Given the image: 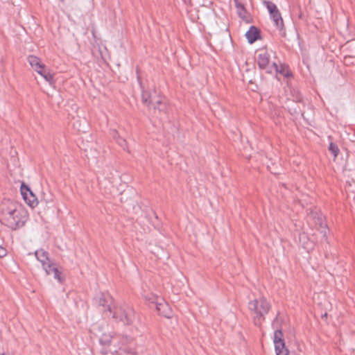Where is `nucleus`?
Listing matches in <instances>:
<instances>
[{
  "label": "nucleus",
  "mask_w": 355,
  "mask_h": 355,
  "mask_svg": "<svg viewBox=\"0 0 355 355\" xmlns=\"http://www.w3.org/2000/svg\"><path fill=\"white\" fill-rule=\"evenodd\" d=\"M310 217L313 220L316 228L320 231L323 238L327 237L328 229L324 216L317 212H310Z\"/></svg>",
  "instance_id": "7"
},
{
  "label": "nucleus",
  "mask_w": 355,
  "mask_h": 355,
  "mask_svg": "<svg viewBox=\"0 0 355 355\" xmlns=\"http://www.w3.org/2000/svg\"><path fill=\"white\" fill-rule=\"evenodd\" d=\"M329 150L334 154V157H336L339 153L338 146L333 143L330 144Z\"/></svg>",
  "instance_id": "22"
},
{
  "label": "nucleus",
  "mask_w": 355,
  "mask_h": 355,
  "mask_svg": "<svg viewBox=\"0 0 355 355\" xmlns=\"http://www.w3.org/2000/svg\"><path fill=\"white\" fill-rule=\"evenodd\" d=\"M2 223L12 230H17L24 226L26 220V212L11 202L6 207L1 208Z\"/></svg>",
  "instance_id": "3"
},
{
  "label": "nucleus",
  "mask_w": 355,
  "mask_h": 355,
  "mask_svg": "<svg viewBox=\"0 0 355 355\" xmlns=\"http://www.w3.org/2000/svg\"><path fill=\"white\" fill-rule=\"evenodd\" d=\"M112 137L116 140V141L117 142V144L123 149V150H125L126 148H127V142L125 141V139H124L123 138L121 137L119 135H118V132H116L115 130H114L112 132Z\"/></svg>",
  "instance_id": "15"
},
{
  "label": "nucleus",
  "mask_w": 355,
  "mask_h": 355,
  "mask_svg": "<svg viewBox=\"0 0 355 355\" xmlns=\"http://www.w3.org/2000/svg\"><path fill=\"white\" fill-rule=\"evenodd\" d=\"M354 46H355V42H354V44H353Z\"/></svg>",
  "instance_id": "31"
},
{
  "label": "nucleus",
  "mask_w": 355,
  "mask_h": 355,
  "mask_svg": "<svg viewBox=\"0 0 355 355\" xmlns=\"http://www.w3.org/2000/svg\"><path fill=\"white\" fill-rule=\"evenodd\" d=\"M143 297L145 299L146 302L149 303V304H152L155 306L157 304V302H159V299H161L162 297L155 295L152 293H144Z\"/></svg>",
  "instance_id": "14"
},
{
  "label": "nucleus",
  "mask_w": 355,
  "mask_h": 355,
  "mask_svg": "<svg viewBox=\"0 0 355 355\" xmlns=\"http://www.w3.org/2000/svg\"><path fill=\"white\" fill-rule=\"evenodd\" d=\"M277 72L282 73L283 76H284L286 77H288L290 76L288 69L284 66H281L280 69L278 67V71Z\"/></svg>",
  "instance_id": "23"
},
{
  "label": "nucleus",
  "mask_w": 355,
  "mask_h": 355,
  "mask_svg": "<svg viewBox=\"0 0 355 355\" xmlns=\"http://www.w3.org/2000/svg\"><path fill=\"white\" fill-rule=\"evenodd\" d=\"M112 336L110 334H103L99 338L100 344L105 346H109L111 344Z\"/></svg>",
  "instance_id": "17"
},
{
  "label": "nucleus",
  "mask_w": 355,
  "mask_h": 355,
  "mask_svg": "<svg viewBox=\"0 0 355 355\" xmlns=\"http://www.w3.org/2000/svg\"><path fill=\"white\" fill-rule=\"evenodd\" d=\"M148 209H149L148 207H145L144 209H141V208L139 207V210L141 211V216H146V214L148 212Z\"/></svg>",
  "instance_id": "25"
},
{
  "label": "nucleus",
  "mask_w": 355,
  "mask_h": 355,
  "mask_svg": "<svg viewBox=\"0 0 355 355\" xmlns=\"http://www.w3.org/2000/svg\"><path fill=\"white\" fill-rule=\"evenodd\" d=\"M236 6L237 8V13L239 16L243 20L248 21V19L247 17V13L244 6L240 3H238L237 1L236 2Z\"/></svg>",
  "instance_id": "16"
},
{
  "label": "nucleus",
  "mask_w": 355,
  "mask_h": 355,
  "mask_svg": "<svg viewBox=\"0 0 355 355\" xmlns=\"http://www.w3.org/2000/svg\"><path fill=\"white\" fill-rule=\"evenodd\" d=\"M352 57H355V52H352Z\"/></svg>",
  "instance_id": "29"
},
{
  "label": "nucleus",
  "mask_w": 355,
  "mask_h": 355,
  "mask_svg": "<svg viewBox=\"0 0 355 355\" xmlns=\"http://www.w3.org/2000/svg\"><path fill=\"white\" fill-rule=\"evenodd\" d=\"M2 246V241L0 239V247Z\"/></svg>",
  "instance_id": "30"
},
{
  "label": "nucleus",
  "mask_w": 355,
  "mask_h": 355,
  "mask_svg": "<svg viewBox=\"0 0 355 355\" xmlns=\"http://www.w3.org/2000/svg\"><path fill=\"white\" fill-rule=\"evenodd\" d=\"M20 191L23 197V199L27 203L28 205H29L32 208L37 205V198L33 193V191L31 190L29 187L24 182L21 183Z\"/></svg>",
  "instance_id": "8"
},
{
  "label": "nucleus",
  "mask_w": 355,
  "mask_h": 355,
  "mask_svg": "<svg viewBox=\"0 0 355 355\" xmlns=\"http://www.w3.org/2000/svg\"><path fill=\"white\" fill-rule=\"evenodd\" d=\"M96 306L102 307V311L108 316H112L116 321H121L124 324H130L131 320L128 317L125 309L114 304L112 297L107 293H98L94 297Z\"/></svg>",
  "instance_id": "1"
},
{
  "label": "nucleus",
  "mask_w": 355,
  "mask_h": 355,
  "mask_svg": "<svg viewBox=\"0 0 355 355\" xmlns=\"http://www.w3.org/2000/svg\"><path fill=\"white\" fill-rule=\"evenodd\" d=\"M44 70H45V65L42 64L41 67L38 70H35V71L38 73V71H44Z\"/></svg>",
  "instance_id": "27"
},
{
  "label": "nucleus",
  "mask_w": 355,
  "mask_h": 355,
  "mask_svg": "<svg viewBox=\"0 0 355 355\" xmlns=\"http://www.w3.org/2000/svg\"><path fill=\"white\" fill-rule=\"evenodd\" d=\"M248 309L254 315L253 318L254 324L259 326L271 309V304L265 297L261 296L250 301Z\"/></svg>",
  "instance_id": "4"
},
{
  "label": "nucleus",
  "mask_w": 355,
  "mask_h": 355,
  "mask_svg": "<svg viewBox=\"0 0 355 355\" xmlns=\"http://www.w3.org/2000/svg\"><path fill=\"white\" fill-rule=\"evenodd\" d=\"M270 18L272 19L277 29L281 31V34L282 36H285L286 32L284 31V21L279 10L274 12V14H270Z\"/></svg>",
  "instance_id": "10"
},
{
  "label": "nucleus",
  "mask_w": 355,
  "mask_h": 355,
  "mask_svg": "<svg viewBox=\"0 0 355 355\" xmlns=\"http://www.w3.org/2000/svg\"><path fill=\"white\" fill-rule=\"evenodd\" d=\"M245 36L249 43L252 44L259 38V31L257 27L252 26L246 32Z\"/></svg>",
  "instance_id": "11"
},
{
  "label": "nucleus",
  "mask_w": 355,
  "mask_h": 355,
  "mask_svg": "<svg viewBox=\"0 0 355 355\" xmlns=\"http://www.w3.org/2000/svg\"><path fill=\"white\" fill-rule=\"evenodd\" d=\"M27 59L28 63L34 70H38L41 67L42 63H41L40 59L38 57L31 55H29Z\"/></svg>",
  "instance_id": "13"
},
{
  "label": "nucleus",
  "mask_w": 355,
  "mask_h": 355,
  "mask_svg": "<svg viewBox=\"0 0 355 355\" xmlns=\"http://www.w3.org/2000/svg\"><path fill=\"white\" fill-rule=\"evenodd\" d=\"M137 80L141 92L143 104L146 105L149 110H153L155 113L157 111L166 113L168 106L165 97L155 89H150L148 81L143 80L139 75L137 76Z\"/></svg>",
  "instance_id": "2"
},
{
  "label": "nucleus",
  "mask_w": 355,
  "mask_h": 355,
  "mask_svg": "<svg viewBox=\"0 0 355 355\" xmlns=\"http://www.w3.org/2000/svg\"><path fill=\"white\" fill-rule=\"evenodd\" d=\"M278 318H279V314L276 316L275 319L274 320V321L272 322V325L274 326V327H276V324L278 321Z\"/></svg>",
  "instance_id": "26"
},
{
  "label": "nucleus",
  "mask_w": 355,
  "mask_h": 355,
  "mask_svg": "<svg viewBox=\"0 0 355 355\" xmlns=\"http://www.w3.org/2000/svg\"><path fill=\"white\" fill-rule=\"evenodd\" d=\"M263 3L267 8L270 15L274 14V12L279 10L277 6L270 1L265 0L263 1Z\"/></svg>",
  "instance_id": "18"
},
{
  "label": "nucleus",
  "mask_w": 355,
  "mask_h": 355,
  "mask_svg": "<svg viewBox=\"0 0 355 355\" xmlns=\"http://www.w3.org/2000/svg\"><path fill=\"white\" fill-rule=\"evenodd\" d=\"M274 344L277 355H289V352L285 346L284 340L283 338V333L281 329H277L274 334ZM299 355V354H292Z\"/></svg>",
  "instance_id": "6"
},
{
  "label": "nucleus",
  "mask_w": 355,
  "mask_h": 355,
  "mask_svg": "<svg viewBox=\"0 0 355 355\" xmlns=\"http://www.w3.org/2000/svg\"><path fill=\"white\" fill-rule=\"evenodd\" d=\"M36 259L41 263L42 266H45L46 263L51 261L49 258V254L47 252L42 249L36 250L35 252Z\"/></svg>",
  "instance_id": "12"
},
{
  "label": "nucleus",
  "mask_w": 355,
  "mask_h": 355,
  "mask_svg": "<svg viewBox=\"0 0 355 355\" xmlns=\"http://www.w3.org/2000/svg\"><path fill=\"white\" fill-rule=\"evenodd\" d=\"M6 250L2 246L0 247V257H3L6 255Z\"/></svg>",
  "instance_id": "24"
},
{
  "label": "nucleus",
  "mask_w": 355,
  "mask_h": 355,
  "mask_svg": "<svg viewBox=\"0 0 355 355\" xmlns=\"http://www.w3.org/2000/svg\"><path fill=\"white\" fill-rule=\"evenodd\" d=\"M101 353H102L103 354H107V351H106V350H105V349H102V350H101Z\"/></svg>",
  "instance_id": "28"
},
{
  "label": "nucleus",
  "mask_w": 355,
  "mask_h": 355,
  "mask_svg": "<svg viewBox=\"0 0 355 355\" xmlns=\"http://www.w3.org/2000/svg\"><path fill=\"white\" fill-rule=\"evenodd\" d=\"M257 64L260 69L266 70L268 73L278 71V66L275 62L270 64V55L267 51H260L257 57Z\"/></svg>",
  "instance_id": "5"
},
{
  "label": "nucleus",
  "mask_w": 355,
  "mask_h": 355,
  "mask_svg": "<svg viewBox=\"0 0 355 355\" xmlns=\"http://www.w3.org/2000/svg\"><path fill=\"white\" fill-rule=\"evenodd\" d=\"M38 73L41 75L46 81L51 82L53 79V75L50 73V71H38Z\"/></svg>",
  "instance_id": "20"
},
{
  "label": "nucleus",
  "mask_w": 355,
  "mask_h": 355,
  "mask_svg": "<svg viewBox=\"0 0 355 355\" xmlns=\"http://www.w3.org/2000/svg\"><path fill=\"white\" fill-rule=\"evenodd\" d=\"M155 308L159 315L166 318H171L173 317V311L171 308L162 297L159 299L158 302H157Z\"/></svg>",
  "instance_id": "9"
},
{
  "label": "nucleus",
  "mask_w": 355,
  "mask_h": 355,
  "mask_svg": "<svg viewBox=\"0 0 355 355\" xmlns=\"http://www.w3.org/2000/svg\"><path fill=\"white\" fill-rule=\"evenodd\" d=\"M52 275H53V277L55 279H56L59 282L62 283L64 282V278L62 276V273L58 268H53V271L52 272Z\"/></svg>",
  "instance_id": "21"
},
{
  "label": "nucleus",
  "mask_w": 355,
  "mask_h": 355,
  "mask_svg": "<svg viewBox=\"0 0 355 355\" xmlns=\"http://www.w3.org/2000/svg\"><path fill=\"white\" fill-rule=\"evenodd\" d=\"M43 269L45 270V272L47 275H52L53 271V268H56L55 263H54L51 260L46 263L45 266H42Z\"/></svg>",
  "instance_id": "19"
}]
</instances>
